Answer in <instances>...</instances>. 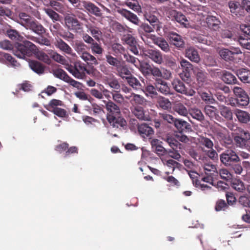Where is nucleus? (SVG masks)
<instances>
[{"instance_id":"f257e3e1","label":"nucleus","mask_w":250,"mask_h":250,"mask_svg":"<svg viewBox=\"0 0 250 250\" xmlns=\"http://www.w3.org/2000/svg\"><path fill=\"white\" fill-rule=\"evenodd\" d=\"M105 108L107 112V120L111 125L114 127L126 125V121L120 117L121 109L117 104L109 100L105 103Z\"/></svg>"},{"instance_id":"f03ea898","label":"nucleus","mask_w":250,"mask_h":250,"mask_svg":"<svg viewBox=\"0 0 250 250\" xmlns=\"http://www.w3.org/2000/svg\"><path fill=\"white\" fill-rule=\"evenodd\" d=\"M16 21L26 29L31 30L38 34H42L45 32V29L40 23L25 12L19 13Z\"/></svg>"},{"instance_id":"7ed1b4c3","label":"nucleus","mask_w":250,"mask_h":250,"mask_svg":"<svg viewBox=\"0 0 250 250\" xmlns=\"http://www.w3.org/2000/svg\"><path fill=\"white\" fill-rule=\"evenodd\" d=\"M36 45L28 41H23L22 43L16 44L15 48L13 49L14 54L20 58H24L26 56L30 57L36 51Z\"/></svg>"},{"instance_id":"20e7f679","label":"nucleus","mask_w":250,"mask_h":250,"mask_svg":"<svg viewBox=\"0 0 250 250\" xmlns=\"http://www.w3.org/2000/svg\"><path fill=\"white\" fill-rule=\"evenodd\" d=\"M221 162L226 167L231 166L233 164L239 163L240 159L234 148L225 150L220 155Z\"/></svg>"},{"instance_id":"39448f33","label":"nucleus","mask_w":250,"mask_h":250,"mask_svg":"<svg viewBox=\"0 0 250 250\" xmlns=\"http://www.w3.org/2000/svg\"><path fill=\"white\" fill-rule=\"evenodd\" d=\"M65 68L77 79H83L86 73H89L85 64L80 62H75L73 65L67 64Z\"/></svg>"},{"instance_id":"423d86ee","label":"nucleus","mask_w":250,"mask_h":250,"mask_svg":"<svg viewBox=\"0 0 250 250\" xmlns=\"http://www.w3.org/2000/svg\"><path fill=\"white\" fill-rule=\"evenodd\" d=\"M166 140L171 148V149L167 150V154H168L173 159L179 161L181 157L180 152L183 148V145L171 136L167 137Z\"/></svg>"},{"instance_id":"0eeeda50","label":"nucleus","mask_w":250,"mask_h":250,"mask_svg":"<svg viewBox=\"0 0 250 250\" xmlns=\"http://www.w3.org/2000/svg\"><path fill=\"white\" fill-rule=\"evenodd\" d=\"M233 91L236 97L235 99L236 105L238 106H245L249 104L250 99L246 91L241 87L234 86ZM232 106H235L234 103H230Z\"/></svg>"},{"instance_id":"6e6552de","label":"nucleus","mask_w":250,"mask_h":250,"mask_svg":"<svg viewBox=\"0 0 250 250\" xmlns=\"http://www.w3.org/2000/svg\"><path fill=\"white\" fill-rule=\"evenodd\" d=\"M199 143L201 145L205 146L207 149L202 148V150L205 152L208 156L213 160L218 159V154L215 150L213 149V143L209 138L202 137L199 139Z\"/></svg>"},{"instance_id":"1a4fd4ad","label":"nucleus","mask_w":250,"mask_h":250,"mask_svg":"<svg viewBox=\"0 0 250 250\" xmlns=\"http://www.w3.org/2000/svg\"><path fill=\"white\" fill-rule=\"evenodd\" d=\"M180 65L182 72L179 76L183 81L187 83H189L191 82V71L193 70V65L185 59L180 61Z\"/></svg>"},{"instance_id":"9d476101","label":"nucleus","mask_w":250,"mask_h":250,"mask_svg":"<svg viewBox=\"0 0 250 250\" xmlns=\"http://www.w3.org/2000/svg\"><path fill=\"white\" fill-rule=\"evenodd\" d=\"M242 52L239 48L232 47L230 49L222 48L219 50V54L222 59L226 61H234L236 60V56L241 54Z\"/></svg>"},{"instance_id":"9b49d317","label":"nucleus","mask_w":250,"mask_h":250,"mask_svg":"<svg viewBox=\"0 0 250 250\" xmlns=\"http://www.w3.org/2000/svg\"><path fill=\"white\" fill-rule=\"evenodd\" d=\"M171 85L173 88L178 93L185 94L187 96H193L195 94V91L193 89L188 90L185 84L179 79L175 78L171 82Z\"/></svg>"},{"instance_id":"f8f14e48","label":"nucleus","mask_w":250,"mask_h":250,"mask_svg":"<svg viewBox=\"0 0 250 250\" xmlns=\"http://www.w3.org/2000/svg\"><path fill=\"white\" fill-rule=\"evenodd\" d=\"M64 22L67 28L70 30L79 32L83 29V23L80 22L76 18L67 15L64 18Z\"/></svg>"},{"instance_id":"ddd939ff","label":"nucleus","mask_w":250,"mask_h":250,"mask_svg":"<svg viewBox=\"0 0 250 250\" xmlns=\"http://www.w3.org/2000/svg\"><path fill=\"white\" fill-rule=\"evenodd\" d=\"M125 98L129 101L133 107L138 106H145L146 104L147 100L142 95L131 93L130 95L125 96Z\"/></svg>"},{"instance_id":"4468645a","label":"nucleus","mask_w":250,"mask_h":250,"mask_svg":"<svg viewBox=\"0 0 250 250\" xmlns=\"http://www.w3.org/2000/svg\"><path fill=\"white\" fill-rule=\"evenodd\" d=\"M117 12L133 24L136 25H139L140 20L139 18L131 11L124 8H118Z\"/></svg>"},{"instance_id":"2eb2a0df","label":"nucleus","mask_w":250,"mask_h":250,"mask_svg":"<svg viewBox=\"0 0 250 250\" xmlns=\"http://www.w3.org/2000/svg\"><path fill=\"white\" fill-rule=\"evenodd\" d=\"M82 3L84 9L91 14L97 17H102L103 16V13L101 9L93 3L86 0H83Z\"/></svg>"},{"instance_id":"dca6fc26","label":"nucleus","mask_w":250,"mask_h":250,"mask_svg":"<svg viewBox=\"0 0 250 250\" xmlns=\"http://www.w3.org/2000/svg\"><path fill=\"white\" fill-rule=\"evenodd\" d=\"M122 41L127 44L130 51L135 55L139 54L137 48V42L135 38L130 34L124 35L122 38Z\"/></svg>"},{"instance_id":"f3484780","label":"nucleus","mask_w":250,"mask_h":250,"mask_svg":"<svg viewBox=\"0 0 250 250\" xmlns=\"http://www.w3.org/2000/svg\"><path fill=\"white\" fill-rule=\"evenodd\" d=\"M137 129L140 135L144 138H151L154 133L153 128L146 123L138 124Z\"/></svg>"},{"instance_id":"a211bd4d","label":"nucleus","mask_w":250,"mask_h":250,"mask_svg":"<svg viewBox=\"0 0 250 250\" xmlns=\"http://www.w3.org/2000/svg\"><path fill=\"white\" fill-rule=\"evenodd\" d=\"M168 37L170 43L179 48H183L185 46V42L182 37L174 32H169Z\"/></svg>"},{"instance_id":"6ab92c4d","label":"nucleus","mask_w":250,"mask_h":250,"mask_svg":"<svg viewBox=\"0 0 250 250\" xmlns=\"http://www.w3.org/2000/svg\"><path fill=\"white\" fill-rule=\"evenodd\" d=\"M146 55L152 61L158 64H161L163 62V56L159 50L152 49H148L146 51Z\"/></svg>"},{"instance_id":"aec40b11","label":"nucleus","mask_w":250,"mask_h":250,"mask_svg":"<svg viewBox=\"0 0 250 250\" xmlns=\"http://www.w3.org/2000/svg\"><path fill=\"white\" fill-rule=\"evenodd\" d=\"M154 84L155 85L156 90L161 93L165 95L169 93L170 88L167 83L162 79L156 78Z\"/></svg>"},{"instance_id":"412c9836","label":"nucleus","mask_w":250,"mask_h":250,"mask_svg":"<svg viewBox=\"0 0 250 250\" xmlns=\"http://www.w3.org/2000/svg\"><path fill=\"white\" fill-rule=\"evenodd\" d=\"M228 6L233 16L239 17L243 15V9L241 8L239 2L234 0L229 1L228 2Z\"/></svg>"},{"instance_id":"4be33fe9","label":"nucleus","mask_w":250,"mask_h":250,"mask_svg":"<svg viewBox=\"0 0 250 250\" xmlns=\"http://www.w3.org/2000/svg\"><path fill=\"white\" fill-rule=\"evenodd\" d=\"M194 72L199 86H203L205 84L207 83L208 74L206 72L199 68H196Z\"/></svg>"},{"instance_id":"5701e85b","label":"nucleus","mask_w":250,"mask_h":250,"mask_svg":"<svg viewBox=\"0 0 250 250\" xmlns=\"http://www.w3.org/2000/svg\"><path fill=\"white\" fill-rule=\"evenodd\" d=\"M234 114L241 124H247L250 121V114L247 111L239 109L234 110Z\"/></svg>"},{"instance_id":"b1692460","label":"nucleus","mask_w":250,"mask_h":250,"mask_svg":"<svg viewBox=\"0 0 250 250\" xmlns=\"http://www.w3.org/2000/svg\"><path fill=\"white\" fill-rule=\"evenodd\" d=\"M206 22L209 28L214 31H216L219 28V25L221 23V21L218 18L211 15H208L207 17Z\"/></svg>"},{"instance_id":"393cba45","label":"nucleus","mask_w":250,"mask_h":250,"mask_svg":"<svg viewBox=\"0 0 250 250\" xmlns=\"http://www.w3.org/2000/svg\"><path fill=\"white\" fill-rule=\"evenodd\" d=\"M55 46L61 51L68 55H72L73 50L71 47L62 39L58 38L55 42Z\"/></svg>"},{"instance_id":"a878e982","label":"nucleus","mask_w":250,"mask_h":250,"mask_svg":"<svg viewBox=\"0 0 250 250\" xmlns=\"http://www.w3.org/2000/svg\"><path fill=\"white\" fill-rule=\"evenodd\" d=\"M173 125L179 130L180 133L184 131H189L191 129L190 125L187 122L182 119H175Z\"/></svg>"},{"instance_id":"bb28decb","label":"nucleus","mask_w":250,"mask_h":250,"mask_svg":"<svg viewBox=\"0 0 250 250\" xmlns=\"http://www.w3.org/2000/svg\"><path fill=\"white\" fill-rule=\"evenodd\" d=\"M22 9L28 14L37 17L39 12L33 2L29 0L25 1L22 5Z\"/></svg>"},{"instance_id":"cd10ccee","label":"nucleus","mask_w":250,"mask_h":250,"mask_svg":"<svg viewBox=\"0 0 250 250\" xmlns=\"http://www.w3.org/2000/svg\"><path fill=\"white\" fill-rule=\"evenodd\" d=\"M216 136L220 144L223 146H226L230 145L232 143V140L230 137L222 130H218L216 132Z\"/></svg>"},{"instance_id":"c85d7f7f","label":"nucleus","mask_w":250,"mask_h":250,"mask_svg":"<svg viewBox=\"0 0 250 250\" xmlns=\"http://www.w3.org/2000/svg\"><path fill=\"white\" fill-rule=\"evenodd\" d=\"M186 57L191 61L198 62L200 60V56L197 50L194 47H190L186 50Z\"/></svg>"},{"instance_id":"c756f323","label":"nucleus","mask_w":250,"mask_h":250,"mask_svg":"<svg viewBox=\"0 0 250 250\" xmlns=\"http://www.w3.org/2000/svg\"><path fill=\"white\" fill-rule=\"evenodd\" d=\"M117 75L123 79H126V77L131 75V72L127 66L125 64L124 62H121L116 68Z\"/></svg>"},{"instance_id":"7c9ffc66","label":"nucleus","mask_w":250,"mask_h":250,"mask_svg":"<svg viewBox=\"0 0 250 250\" xmlns=\"http://www.w3.org/2000/svg\"><path fill=\"white\" fill-rule=\"evenodd\" d=\"M30 68L38 74H42L44 72L45 66L40 62L32 60L29 62Z\"/></svg>"},{"instance_id":"2f4dec72","label":"nucleus","mask_w":250,"mask_h":250,"mask_svg":"<svg viewBox=\"0 0 250 250\" xmlns=\"http://www.w3.org/2000/svg\"><path fill=\"white\" fill-rule=\"evenodd\" d=\"M132 114L139 120H148L149 117L145 114V111L142 107L136 106L131 108Z\"/></svg>"},{"instance_id":"473e14b6","label":"nucleus","mask_w":250,"mask_h":250,"mask_svg":"<svg viewBox=\"0 0 250 250\" xmlns=\"http://www.w3.org/2000/svg\"><path fill=\"white\" fill-rule=\"evenodd\" d=\"M49 5L54 10L60 13L64 14L67 11V7L66 5L59 2L58 0H51Z\"/></svg>"},{"instance_id":"72a5a7b5","label":"nucleus","mask_w":250,"mask_h":250,"mask_svg":"<svg viewBox=\"0 0 250 250\" xmlns=\"http://www.w3.org/2000/svg\"><path fill=\"white\" fill-rule=\"evenodd\" d=\"M237 75L243 83H250V70L246 68L239 69L237 71Z\"/></svg>"},{"instance_id":"f704fd0d","label":"nucleus","mask_w":250,"mask_h":250,"mask_svg":"<svg viewBox=\"0 0 250 250\" xmlns=\"http://www.w3.org/2000/svg\"><path fill=\"white\" fill-rule=\"evenodd\" d=\"M222 80L229 84H235L237 82L236 77L229 72L224 70L222 72Z\"/></svg>"},{"instance_id":"c9c22d12","label":"nucleus","mask_w":250,"mask_h":250,"mask_svg":"<svg viewBox=\"0 0 250 250\" xmlns=\"http://www.w3.org/2000/svg\"><path fill=\"white\" fill-rule=\"evenodd\" d=\"M91 35L97 42H100L103 37V33L101 29L96 26H90L88 28Z\"/></svg>"},{"instance_id":"e433bc0d","label":"nucleus","mask_w":250,"mask_h":250,"mask_svg":"<svg viewBox=\"0 0 250 250\" xmlns=\"http://www.w3.org/2000/svg\"><path fill=\"white\" fill-rule=\"evenodd\" d=\"M146 19L150 23L153 28H156V31L158 32L160 30V23L157 17L151 13H148L145 16Z\"/></svg>"},{"instance_id":"4c0bfd02","label":"nucleus","mask_w":250,"mask_h":250,"mask_svg":"<svg viewBox=\"0 0 250 250\" xmlns=\"http://www.w3.org/2000/svg\"><path fill=\"white\" fill-rule=\"evenodd\" d=\"M173 109L179 115L183 116H187L189 111V110H188L187 107L180 102L175 103L173 105Z\"/></svg>"},{"instance_id":"58836bf2","label":"nucleus","mask_w":250,"mask_h":250,"mask_svg":"<svg viewBox=\"0 0 250 250\" xmlns=\"http://www.w3.org/2000/svg\"><path fill=\"white\" fill-rule=\"evenodd\" d=\"M188 113L193 118L198 121L202 122L205 119V117L201 110L196 107H193L189 109Z\"/></svg>"},{"instance_id":"ea45409f","label":"nucleus","mask_w":250,"mask_h":250,"mask_svg":"<svg viewBox=\"0 0 250 250\" xmlns=\"http://www.w3.org/2000/svg\"><path fill=\"white\" fill-rule=\"evenodd\" d=\"M126 80L128 84L133 89L136 90L142 89V85L139 81L131 74L129 77H126Z\"/></svg>"},{"instance_id":"a19ab883","label":"nucleus","mask_w":250,"mask_h":250,"mask_svg":"<svg viewBox=\"0 0 250 250\" xmlns=\"http://www.w3.org/2000/svg\"><path fill=\"white\" fill-rule=\"evenodd\" d=\"M81 58L88 64L97 65L98 64L96 58L87 51L83 53Z\"/></svg>"},{"instance_id":"79ce46f5","label":"nucleus","mask_w":250,"mask_h":250,"mask_svg":"<svg viewBox=\"0 0 250 250\" xmlns=\"http://www.w3.org/2000/svg\"><path fill=\"white\" fill-rule=\"evenodd\" d=\"M124 57L126 62L128 63L133 64L137 68L140 69L142 67L141 62L138 58L134 57L128 53H125Z\"/></svg>"},{"instance_id":"37998d69","label":"nucleus","mask_w":250,"mask_h":250,"mask_svg":"<svg viewBox=\"0 0 250 250\" xmlns=\"http://www.w3.org/2000/svg\"><path fill=\"white\" fill-rule=\"evenodd\" d=\"M123 5L127 6L129 8L138 13L142 11L141 6L136 0H127Z\"/></svg>"},{"instance_id":"c03bdc74","label":"nucleus","mask_w":250,"mask_h":250,"mask_svg":"<svg viewBox=\"0 0 250 250\" xmlns=\"http://www.w3.org/2000/svg\"><path fill=\"white\" fill-rule=\"evenodd\" d=\"M73 47L80 57L83 53L86 52V45L82 41H76L73 45Z\"/></svg>"},{"instance_id":"a18cd8bd","label":"nucleus","mask_w":250,"mask_h":250,"mask_svg":"<svg viewBox=\"0 0 250 250\" xmlns=\"http://www.w3.org/2000/svg\"><path fill=\"white\" fill-rule=\"evenodd\" d=\"M90 48L91 50L92 53L94 55H102L104 52L102 45L100 43H98L95 41L90 45Z\"/></svg>"},{"instance_id":"49530a36","label":"nucleus","mask_w":250,"mask_h":250,"mask_svg":"<svg viewBox=\"0 0 250 250\" xmlns=\"http://www.w3.org/2000/svg\"><path fill=\"white\" fill-rule=\"evenodd\" d=\"M231 187L238 192H243L246 188L244 183L241 180L237 179L232 181Z\"/></svg>"},{"instance_id":"de8ad7c7","label":"nucleus","mask_w":250,"mask_h":250,"mask_svg":"<svg viewBox=\"0 0 250 250\" xmlns=\"http://www.w3.org/2000/svg\"><path fill=\"white\" fill-rule=\"evenodd\" d=\"M174 18L176 21L186 27L188 24V21L186 16L180 12L174 11Z\"/></svg>"},{"instance_id":"09e8293b","label":"nucleus","mask_w":250,"mask_h":250,"mask_svg":"<svg viewBox=\"0 0 250 250\" xmlns=\"http://www.w3.org/2000/svg\"><path fill=\"white\" fill-rule=\"evenodd\" d=\"M229 208L226 201L223 199L218 200L215 204V210L216 211H226Z\"/></svg>"},{"instance_id":"8fccbe9b","label":"nucleus","mask_w":250,"mask_h":250,"mask_svg":"<svg viewBox=\"0 0 250 250\" xmlns=\"http://www.w3.org/2000/svg\"><path fill=\"white\" fill-rule=\"evenodd\" d=\"M221 115L227 120H232L233 114L230 109L226 106H223L221 108Z\"/></svg>"},{"instance_id":"3c124183","label":"nucleus","mask_w":250,"mask_h":250,"mask_svg":"<svg viewBox=\"0 0 250 250\" xmlns=\"http://www.w3.org/2000/svg\"><path fill=\"white\" fill-rule=\"evenodd\" d=\"M158 104L160 107L165 110H168L171 108V104L169 100L163 97H160L158 100Z\"/></svg>"},{"instance_id":"603ef678","label":"nucleus","mask_w":250,"mask_h":250,"mask_svg":"<svg viewBox=\"0 0 250 250\" xmlns=\"http://www.w3.org/2000/svg\"><path fill=\"white\" fill-rule=\"evenodd\" d=\"M166 165L169 167V168H171L172 171L171 172H166V173L167 175L169 174L170 173L172 174L176 168H179L181 165L178 162L172 160V159H169L166 161Z\"/></svg>"},{"instance_id":"864d4df0","label":"nucleus","mask_w":250,"mask_h":250,"mask_svg":"<svg viewBox=\"0 0 250 250\" xmlns=\"http://www.w3.org/2000/svg\"><path fill=\"white\" fill-rule=\"evenodd\" d=\"M221 36L223 39H227L230 41H236V36L229 29H223L221 32Z\"/></svg>"},{"instance_id":"5fc2aeb1","label":"nucleus","mask_w":250,"mask_h":250,"mask_svg":"<svg viewBox=\"0 0 250 250\" xmlns=\"http://www.w3.org/2000/svg\"><path fill=\"white\" fill-rule=\"evenodd\" d=\"M203 169L205 174L218 173L215 165L211 163H205L203 166Z\"/></svg>"},{"instance_id":"6e6d98bb","label":"nucleus","mask_w":250,"mask_h":250,"mask_svg":"<svg viewBox=\"0 0 250 250\" xmlns=\"http://www.w3.org/2000/svg\"><path fill=\"white\" fill-rule=\"evenodd\" d=\"M144 92L146 96L153 97L157 95L155 85L154 86L151 83H148L144 90Z\"/></svg>"},{"instance_id":"4d7b16f0","label":"nucleus","mask_w":250,"mask_h":250,"mask_svg":"<svg viewBox=\"0 0 250 250\" xmlns=\"http://www.w3.org/2000/svg\"><path fill=\"white\" fill-rule=\"evenodd\" d=\"M155 44L166 52H167L170 50L169 46L167 42L163 39L160 38L157 39Z\"/></svg>"},{"instance_id":"13d9d810","label":"nucleus","mask_w":250,"mask_h":250,"mask_svg":"<svg viewBox=\"0 0 250 250\" xmlns=\"http://www.w3.org/2000/svg\"><path fill=\"white\" fill-rule=\"evenodd\" d=\"M106 83L111 88L114 89V92L120 91L121 86L118 81L116 78L108 79Z\"/></svg>"},{"instance_id":"bf43d9fd","label":"nucleus","mask_w":250,"mask_h":250,"mask_svg":"<svg viewBox=\"0 0 250 250\" xmlns=\"http://www.w3.org/2000/svg\"><path fill=\"white\" fill-rule=\"evenodd\" d=\"M53 75L57 78L63 80L65 82L68 77L67 73L62 69H56L53 71Z\"/></svg>"},{"instance_id":"052dcab7","label":"nucleus","mask_w":250,"mask_h":250,"mask_svg":"<svg viewBox=\"0 0 250 250\" xmlns=\"http://www.w3.org/2000/svg\"><path fill=\"white\" fill-rule=\"evenodd\" d=\"M44 10L45 13L49 17L50 19H52L53 22L59 21L60 15L55 11H54L52 8H44Z\"/></svg>"},{"instance_id":"680f3d73","label":"nucleus","mask_w":250,"mask_h":250,"mask_svg":"<svg viewBox=\"0 0 250 250\" xmlns=\"http://www.w3.org/2000/svg\"><path fill=\"white\" fill-rule=\"evenodd\" d=\"M236 40L239 42V44L244 48L250 50V38L247 36V38H243L239 36L237 38Z\"/></svg>"},{"instance_id":"e2e57ef3","label":"nucleus","mask_w":250,"mask_h":250,"mask_svg":"<svg viewBox=\"0 0 250 250\" xmlns=\"http://www.w3.org/2000/svg\"><path fill=\"white\" fill-rule=\"evenodd\" d=\"M63 105L62 102L57 99H52L49 103L48 105L44 106L45 108L48 111L52 110L53 108H57V106Z\"/></svg>"},{"instance_id":"0e129e2a","label":"nucleus","mask_w":250,"mask_h":250,"mask_svg":"<svg viewBox=\"0 0 250 250\" xmlns=\"http://www.w3.org/2000/svg\"><path fill=\"white\" fill-rule=\"evenodd\" d=\"M216 108L211 105H206L204 108V112L207 116L210 119L213 118L216 115Z\"/></svg>"},{"instance_id":"69168bd1","label":"nucleus","mask_w":250,"mask_h":250,"mask_svg":"<svg viewBox=\"0 0 250 250\" xmlns=\"http://www.w3.org/2000/svg\"><path fill=\"white\" fill-rule=\"evenodd\" d=\"M154 30L156 31V28H153V26L149 25L147 23H145L141 24L138 29L140 33L142 31L145 32L146 33H150L154 32Z\"/></svg>"},{"instance_id":"338daca9","label":"nucleus","mask_w":250,"mask_h":250,"mask_svg":"<svg viewBox=\"0 0 250 250\" xmlns=\"http://www.w3.org/2000/svg\"><path fill=\"white\" fill-rule=\"evenodd\" d=\"M36 57L38 60L42 61L47 64H49L51 63V61L49 57L45 53L42 51H39L37 52Z\"/></svg>"},{"instance_id":"774afa93","label":"nucleus","mask_w":250,"mask_h":250,"mask_svg":"<svg viewBox=\"0 0 250 250\" xmlns=\"http://www.w3.org/2000/svg\"><path fill=\"white\" fill-rule=\"evenodd\" d=\"M51 57L55 61L65 65V66H66V64H68L67 63V61L64 57L57 52H53L51 55Z\"/></svg>"}]
</instances>
